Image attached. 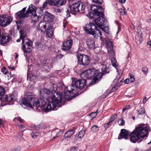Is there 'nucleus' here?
<instances>
[{
  "instance_id": "21",
  "label": "nucleus",
  "mask_w": 151,
  "mask_h": 151,
  "mask_svg": "<svg viewBox=\"0 0 151 151\" xmlns=\"http://www.w3.org/2000/svg\"><path fill=\"white\" fill-rule=\"evenodd\" d=\"M36 46L37 48L39 50H43L45 48V46L44 45H42L39 42H37L36 43Z\"/></svg>"
},
{
  "instance_id": "41",
  "label": "nucleus",
  "mask_w": 151,
  "mask_h": 151,
  "mask_svg": "<svg viewBox=\"0 0 151 151\" xmlns=\"http://www.w3.org/2000/svg\"><path fill=\"white\" fill-rule=\"evenodd\" d=\"M142 71L145 75H146L147 73L148 68L146 67H143L142 69Z\"/></svg>"
},
{
  "instance_id": "28",
  "label": "nucleus",
  "mask_w": 151,
  "mask_h": 151,
  "mask_svg": "<svg viewBox=\"0 0 151 151\" xmlns=\"http://www.w3.org/2000/svg\"><path fill=\"white\" fill-rule=\"evenodd\" d=\"M50 88L51 91L52 93L55 92L57 89L56 85L54 83L52 84L50 86Z\"/></svg>"
},
{
  "instance_id": "15",
  "label": "nucleus",
  "mask_w": 151,
  "mask_h": 151,
  "mask_svg": "<svg viewBox=\"0 0 151 151\" xmlns=\"http://www.w3.org/2000/svg\"><path fill=\"white\" fill-rule=\"evenodd\" d=\"M49 24L46 22L42 21L40 22L38 25V29L42 32H44L46 31L47 26L48 27Z\"/></svg>"
},
{
  "instance_id": "4",
  "label": "nucleus",
  "mask_w": 151,
  "mask_h": 151,
  "mask_svg": "<svg viewBox=\"0 0 151 151\" xmlns=\"http://www.w3.org/2000/svg\"><path fill=\"white\" fill-rule=\"evenodd\" d=\"M90 11H91V13H89V15L91 17V14L93 15L98 17L94 20L95 24L98 27L103 29L104 27L106 25L107 20L104 17V9L101 6H96L95 5H93L91 6Z\"/></svg>"
},
{
  "instance_id": "11",
  "label": "nucleus",
  "mask_w": 151,
  "mask_h": 151,
  "mask_svg": "<svg viewBox=\"0 0 151 151\" xmlns=\"http://www.w3.org/2000/svg\"><path fill=\"white\" fill-rule=\"evenodd\" d=\"M26 9V7L24 8L21 10L16 13V17L17 19H23L24 18L28 17L26 12L25 13Z\"/></svg>"
},
{
  "instance_id": "23",
  "label": "nucleus",
  "mask_w": 151,
  "mask_h": 151,
  "mask_svg": "<svg viewBox=\"0 0 151 151\" xmlns=\"http://www.w3.org/2000/svg\"><path fill=\"white\" fill-rule=\"evenodd\" d=\"M106 45L107 50H108V49H113V45L111 41L109 40H107L106 41Z\"/></svg>"
},
{
  "instance_id": "58",
  "label": "nucleus",
  "mask_w": 151,
  "mask_h": 151,
  "mask_svg": "<svg viewBox=\"0 0 151 151\" xmlns=\"http://www.w3.org/2000/svg\"><path fill=\"white\" fill-rule=\"evenodd\" d=\"M57 56L61 58L63 57V55L61 54H59Z\"/></svg>"
},
{
  "instance_id": "16",
  "label": "nucleus",
  "mask_w": 151,
  "mask_h": 151,
  "mask_svg": "<svg viewBox=\"0 0 151 151\" xmlns=\"http://www.w3.org/2000/svg\"><path fill=\"white\" fill-rule=\"evenodd\" d=\"M14 96L13 94H9L6 95L5 98H2V101L8 102L9 104H13Z\"/></svg>"
},
{
  "instance_id": "20",
  "label": "nucleus",
  "mask_w": 151,
  "mask_h": 151,
  "mask_svg": "<svg viewBox=\"0 0 151 151\" xmlns=\"http://www.w3.org/2000/svg\"><path fill=\"white\" fill-rule=\"evenodd\" d=\"M45 31L48 37L50 38H52L53 37L54 31L52 28L51 26H48Z\"/></svg>"
},
{
  "instance_id": "49",
  "label": "nucleus",
  "mask_w": 151,
  "mask_h": 151,
  "mask_svg": "<svg viewBox=\"0 0 151 151\" xmlns=\"http://www.w3.org/2000/svg\"><path fill=\"white\" fill-rule=\"evenodd\" d=\"M78 150V148L75 147H73L70 149V151H76Z\"/></svg>"
},
{
  "instance_id": "27",
  "label": "nucleus",
  "mask_w": 151,
  "mask_h": 151,
  "mask_svg": "<svg viewBox=\"0 0 151 151\" xmlns=\"http://www.w3.org/2000/svg\"><path fill=\"white\" fill-rule=\"evenodd\" d=\"M40 18V17H38L37 14H35L32 16V21L35 22H37L39 20V19Z\"/></svg>"
},
{
  "instance_id": "36",
  "label": "nucleus",
  "mask_w": 151,
  "mask_h": 151,
  "mask_svg": "<svg viewBox=\"0 0 151 151\" xmlns=\"http://www.w3.org/2000/svg\"><path fill=\"white\" fill-rule=\"evenodd\" d=\"M99 128L98 126L94 125L91 128V129L93 132H96L98 131Z\"/></svg>"
},
{
  "instance_id": "22",
  "label": "nucleus",
  "mask_w": 151,
  "mask_h": 151,
  "mask_svg": "<svg viewBox=\"0 0 151 151\" xmlns=\"http://www.w3.org/2000/svg\"><path fill=\"white\" fill-rule=\"evenodd\" d=\"M75 132V131L73 130H70L67 132L65 134V138H68L70 137Z\"/></svg>"
},
{
  "instance_id": "30",
  "label": "nucleus",
  "mask_w": 151,
  "mask_h": 151,
  "mask_svg": "<svg viewBox=\"0 0 151 151\" xmlns=\"http://www.w3.org/2000/svg\"><path fill=\"white\" fill-rule=\"evenodd\" d=\"M107 51L108 53L109 54V55L111 56V57H114L115 54L113 50V49H108V50H107Z\"/></svg>"
},
{
  "instance_id": "42",
  "label": "nucleus",
  "mask_w": 151,
  "mask_h": 151,
  "mask_svg": "<svg viewBox=\"0 0 151 151\" xmlns=\"http://www.w3.org/2000/svg\"><path fill=\"white\" fill-rule=\"evenodd\" d=\"M129 76L130 78L129 79V80H130V81L131 83L134 82L135 81V79L134 78V76L130 74L129 75Z\"/></svg>"
},
{
  "instance_id": "6",
  "label": "nucleus",
  "mask_w": 151,
  "mask_h": 151,
  "mask_svg": "<svg viewBox=\"0 0 151 151\" xmlns=\"http://www.w3.org/2000/svg\"><path fill=\"white\" fill-rule=\"evenodd\" d=\"M70 11L67 9L66 11L67 17H69L70 16V13L75 15L80 11L84 10L85 6L84 4L80 1H75L72 5L69 6Z\"/></svg>"
},
{
  "instance_id": "13",
  "label": "nucleus",
  "mask_w": 151,
  "mask_h": 151,
  "mask_svg": "<svg viewBox=\"0 0 151 151\" xmlns=\"http://www.w3.org/2000/svg\"><path fill=\"white\" fill-rule=\"evenodd\" d=\"M72 40H70L65 42L63 44L62 49L65 51L70 50L72 47Z\"/></svg>"
},
{
  "instance_id": "35",
  "label": "nucleus",
  "mask_w": 151,
  "mask_h": 151,
  "mask_svg": "<svg viewBox=\"0 0 151 151\" xmlns=\"http://www.w3.org/2000/svg\"><path fill=\"white\" fill-rule=\"evenodd\" d=\"M37 10L38 11L37 12V15L40 18L43 14V11L40 8L37 9Z\"/></svg>"
},
{
  "instance_id": "46",
  "label": "nucleus",
  "mask_w": 151,
  "mask_h": 151,
  "mask_svg": "<svg viewBox=\"0 0 151 151\" xmlns=\"http://www.w3.org/2000/svg\"><path fill=\"white\" fill-rule=\"evenodd\" d=\"M16 119L21 123H22L24 122L23 120L20 117H16Z\"/></svg>"
},
{
  "instance_id": "25",
  "label": "nucleus",
  "mask_w": 151,
  "mask_h": 151,
  "mask_svg": "<svg viewBox=\"0 0 151 151\" xmlns=\"http://www.w3.org/2000/svg\"><path fill=\"white\" fill-rule=\"evenodd\" d=\"M111 60L113 65L116 68L118 67V64L115 57H111Z\"/></svg>"
},
{
  "instance_id": "19",
  "label": "nucleus",
  "mask_w": 151,
  "mask_h": 151,
  "mask_svg": "<svg viewBox=\"0 0 151 151\" xmlns=\"http://www.w3.org/2000/svg\"><path fill=\"white\" fill-rule=\"evenodd\" d=\"M86 43L89 49L94 48L95 42L93 39H88L86 41Z\"/></svg>"
},
{
  "instance_id": "45",
  "label": "nucleus",
  "mask_w": 151,
  "mask_h": 151,
  "mask_svg": "<svg viewBox=\"0 0 151 151\" xmlns=\"http://www.w3.org/2000/svg\"><path fill=\"white\" fill-rule=\"evenodd\" d=\"M98 111V110L96 111L93 112L91 113L90 114V115L92 117L94 118L97 115V112Z\"/></svg>"
},
{
  "instance_id": "39",
  "label": "nucleus",
  "mask_w": 151,
  "mask_h": 151,
  "mask_svg": "<svg viewBox=\"0 0 151 151\" xmlns=\"http://www.w3.org/2000/svg\"><path fill=\"white\" fill-rule=\"evenodd\" d=\"M5 91L3 88L0 86V96H3L5 93Z\"/></svg>"
},
{
  "instance_id": "52",
  "label": "nucleus",
  "mask_w": 151,
  "mask_h": 151,
  "mask_svg": "<svg viewBox=\"0 0 151 151\" xmlns=\"http://www.w3.org/2000/svg\"><path fill=\"white\" fill-rule=\"evenodd\" d=\"M8 68L9 69H11L12 70H14V66L12 65H11L10 66H8Z\"/></svg>"
},
{
  "instance_id": "31",
  "label": "nucleus",
  "mask_w": 151,
  "mask_h": 151,
  "mask_svg": "<svg viewBox=\"0 0 151 151\" xmlns=\"http://www.w3.org/2000/svg\"><path fill=\"white\" fill-rule=\"evenodd\" d=\"M52 3V0H46L43 4V6L44 7H45V6H47V4L53 6L52 5H51V4Z\"/></svg>"
},
{
  "instance_id": "14",
  "label": "nucleus",
  "mask_w": 151,
  "mask_h": 151,
  "mask_svg": "<svg viewBox=\"0 0 151 151\" xmlns=\"http://www.w3.org/2000/svg\"><path fill=\"white\" fill-rule=\"evenodd\" d=\"M9 36L7 34H2L0 36V43L4 45L9 41Z\"/></svg>"
},
{
  "instance_id": "63",
  "label": "nucleus",
  "mask_w": 151,
  "mask_h": 151,
  "mask_svg": "<svg viewBox=\"0 0 151 151\" xmlns=\"http://www.w3.org/2000/svg\"><path fill=\"white\" fill-rule=\"evenodd\" d=\"M21 40H22L21 38H20L19 39L17 40V42H20Z\"/></svg>"
},
{
  "instance_id": "12",
  "label": "nucleus",
  "mask_w": 151,
  "mask_h": 151,
  "mask_svg": "<svg viewBox=\"0 0 151 151\" xmlns=\"http://www.w3.org/2000/svg\"><path fill=\"white\" fill-rule=\"evenodd\" d=\"M130 134V132L129 131L124 129H122L121 130L120 133L119 135L118 139H127Z\"/></svg>"
},
{
  "instance_id": "53",
  "label": "nucleus",
  "mask_w": 151,
  "mask_h": 151,
  "mask_svg": "<svg viewBox=\"0 0 151 151\" xmlns=\"http://www.w3.org/2000/svg\"><path fill=\"white\" fill-rule=\"evenodd\" d=\"M124 11V9H120L118 10L117 12H119L121 14H122V12Z\"/></svg>"
},
{
  "instance_id": "17",
  "label": "nucleus",
  "mask_w": 151,
  "mask_h": 151,
  "mask_svg": "<svg viewBox=\"0 0 151 151\" xmlns=\"http://www.w3.org/2000/svg\"><path fill=\"white\" fill-rule=\"evenodd\" d=\"M54 15L47 12H46L44 13V19L46 22H52L53 20Z\"/></svg>"
},
{
  "instance_id": "51",
  "label": "nucleus",
  "mask_w": 151,
  "mask_h": 151,
  "mask_svg": "<svg viewBox=\"0 0 151 151\" xmlns=\"http://www.w3.org/2000/svg\"><path fill=\"white\" fill-rule=\"evenodd\" d=\"M68 22L66 20H64L63 23V27L64 28H65L66 27Z\"/></svg>"
},
{
  "instance_id": "5",
  "label": "nucleus",
  "mask_w": 151,
  "mask_h": 151,
  "mask_svg": "<svg viewBox=\"0 0 151 151\" xmlns=\"http://www.w3.org/2000/svg\"><path fill=\"white\" fill-rule=\"evenodd\" d=\"M148 127L145 125H139L130 134V140L133 143L139 141L141 138L147 137L148 136Z\"/></svg>"
},
{
  "instance_id": "10",
  "label": "nucleus",
  "mask_w": 151,
  "mask_h": 151,
  "mask_svg": "<svg viewBox=\"0 0 151 151\" xmlns=\"http://www.w3.org/2000/svg\"><path fill=\"white\" fill-rule=\"evenodd\" d=\"M31 43V41L27 38H26L24 40H23V41H22V50L25 52H29L32 48Z\"/></svg>"
},
{
  "instance_id": "32",
  "label": "nucleus",
  "mask_w": 151,
  "mask_h": 151,
  "mask_svg": "<svg viewBox=\"0 0 151 151\" xmlns=\"http://www.w3.org/2000/svg\"><path fill=\"white\" fill-rule=\"evenodd\" d=\"M139 109H137V111L138 114L139 115H142L145 113L144 109L142 108L141 106H140L139 107Z\"/></svg>"
},
{
  "instance_id": "57",
  "label": "nucleus",
  "mask_w": 151,
  "mask_h": 151,
  "mask_svg": "<svg viewBox=\"0 0 151 151\" xmlns=\"http://www.w3.org/2000/svg\"><path fill=\"white\" fill-rule=\"evenodd\" d=\"M119 1L122 4H124L125 3L126 0H119Z\"/></svg>"
},
{
  "instance_id": "26",
  "label": "nucleus",
  "mask_w": 151,
  "mask_h": 151,
  "mask_svg": "<svg viewBox=\"0 0 151 151\" xmlns=\"http://www.w3.org/2000/svg\"><path fill=\"white\" fill-rule=\"evenodd\" d=\"M34 77V75L33 74L30 73V72L29 71V69H28L27 73V80H29L30 81H32Z\"/></svg>"
},
{
  "instance_id": "34",
  "label": "nucleus",
  "mask_w": 151,
  "mask_h": 151,
  "mask_svg": "<svg viewBox=\"0 0 151 151\" xmlns=\"http://www.w3.org/2000/svg\"><path fill=\"white\" fill-rule=\"evenodd\" d=\"M85 134V131L84 130H81V131L79 133L78 136V139L81 138L83 137Z\"/></svg>"
},
{
  "instance_id": "7",
  "label": "nucleus",
  "mask_w": 151,
  "mask_h": 151,
  "mask_svg": "<svg viewBox=\"0 0 151 151\" xmlns=\"http://www.w3.org/2000/svg\"><path fill=\"white\" fill-rule=\"evenodd\" d=\"M84 30L90 35H93L94 37L96 39H101L102 38L101 32L98 27L94 24L89 23L83 27Z\"/></svg>"
},
{
  "instance_id": "40",
  "label": "nucleus",
  "mask_w": 151,
  "mask_h": 151,
  "mask_svg": "<svg viewBox=\"0 0 151 151\" xmlns=\"http://www.w3.org/2000/svg\"><path fill=\"white\" fill-rule=\"evenodd\" d=\"M1 71L3 74H6L8 73V70H7L6 68L5 67H2L1 69Z\"/></svg>"
},
{
  "instance_id": "61",
  "label": "nucleus",
  "mask_w": 151,
  "mask_h": 151,
  "mask_svg": "<svg viewBox=\"0 0 151 151\" xmlns=\"http://www.w3.org/2000/svg\"><path fill=\"white\" fill-rule=\"evenodd\" d=\"M127 12L125 11H124V12L122 13V14H121V15H125L126 14Z\"/></svg>"
},
{
  "instance_id": "38",
  "label": "nucleus",
  "mask_w": 151,
  "mask_h": 151,
  "mask_svg": "<svg viewBox=\"0 0 151 151\" xmlns=\"http://www.w3.org/2000/svg\"><path fill=\"white\" fill-rule=\"evenodd\" d=\"M117 115L116 114H114L111 117L110 120V122H112L117 117Z\"/></svg>"
},
{
  "instance_id": "24",
  "label": "nucleus",
  "mask_w": 151,
  "mask_h": 151,
  "mask_svg": "<svg viewBox=\"0 0 151 151\" xmlns=\"http://www.w3.org/2000/svg\"><path fill=\"white\" fill-rule=\"evenodd\" d=\"M42 92H44L45 93L46 96L48 97H50V95H52V92L51 91L46 88L42 89Z\"/></svg>"
},
{
  "instance_id": "33",
  "label": "nucleus",
  "mask_w": 151,
  "mask_h": 151,
  "mask_svg": "<svg viewBox=\"0 0 151 151\" xmlns=\"http://www.w3.org/2000/svg\"><path fill=\"white\" fill-rule=\"evenodd\" d=\"M92 2L98 5H101L103 2V0H92Z\"/></svg>"
},
{
  "instance_id": "59",
  "label": "nucleus",
  "mask_w": 151,
  "mask_h": 151,
  "mask_svg": "<svg viewBox=\"0 0 151 151\" xmlns=\"http://www.w3.org/2000/svg\"><path fill=\"white\" fill-rule=\"evenodd\" d=\"M147 44L148 45H149L150 47L151 48V41H148Z\"/></svg>"
},
{
  "instance_id": "60",
  "label": "nucleus",
  "mask_w": 151,
  "mask_h": 151,
  "mask_svg": "<svg viewBox=\"0 0 151 151\" xmlns=\"http://www.w3.org/2000/svg\"><path fill=\"white\" fill-rule=\"evenodd\" d=\"M104 127L105 128H107L109 127L108 124H106L104 125Z\"/></svg>"
},
{
  "instance_id": "55",
  "label": "nucleus",
  "mask_w": 151,
  "mask_h": 151,
  "mask_svg": "<svg viewBox=\"0 0 151 151\" xmlns=\"http://www.w3.org/2000/svg\"><path fill=\"white\" fill-rule=\"evenodd\" d=\"M55 12L58 13H60L61 12V10L60 9H57L55 10Z\"/></svg>"
},
{
  "instance_id": "54",
  "label": "nucleus",
  "mask_w": 151,
  "mask_h": 151,
  "mask_svg": "<svg viewBox=\"0 0 151 151\" xmlns=\"http://www.w3.org/2000/svg\"><path fill=\"white\" fill-rule=\"evenodd\" d=\"M129 81H130V80H129V79L128 78H127V79H126L124 81V82L125 83H126V84L129 83Z\"/></svg>"
},
{
  "instance_id": "1",
  "label": "nucleus",
  "mask_w": 151,
  "mask_h": 151,
  "mask_svg": "<svg viewBox=\"0 0 151 151\" xmlns=\"http://www.w3.org/2000/svg\"><path fill=\"white\" fill-rule=\"evenodd\" d=\"M82 72L81 74L82 73ZM82 79H78L74 82V86L73 85H69L65 87L64 91V95L60 92H57L55 93L56 96L54 94L51 97L52 102H49L45 109V112H48L54 109L57 106H60L64 104L68 97L70 96L72 91H77L78 89H82L86 86V80L85 79L90 80L92 78H87L82 77Z\"/></svg>"
},
{
  "instance_id": "37",
  "label": "nucleus",
  "mask_w": 151,
  "mask_h": 151,
  "mask_svg": "<svg viewBox=\"0 0 151 151\" xmlns=\"http://www.w3.org/2000/svg\"><path fill=\"white\" fill-rule=\"evenodd\" d=\"M118 123L119 125L123 126L125 124V121L122 118L119 120Z\"/></svg>"
},
{
  "instance_id": "29",
  "label": "nucleus",
  "mask_w": 151,
  "mask_h": 151,
  "mask_svg": "<svg viewBox=\"0 0 151 151\" xmlns=\"http://www.w3.org/2000/svg\"><path fill=\"white\" fill-rule=\"evenodd\" d=\"M19 33L20 38H21L22 41H23V40H24L25 39H24L26 37V33L24 31L22 30L19 31Z\"/></svg>"
},
{
  "instance_id": "44",
  "label": "nucleus",
  "mask_w": 151,
  "mask_h": 151,
  "mask_svg": "<svg viewBox=\"0 0 151 151\" xmlns=\"http://www.w3.org/2000/svg\"><path fill=\"white\" fill-rule=\"evenodd\" d=\"M41 64L42 66H47L48 65V63L46 60H44L42 63L41 62Z\"/></svg>"
},
{
  "instance_id": "62",
  "label": "nucleus",
  "mask_w": 151,
  "mask_h": 151,
  "mask_svg": "<svg viewBox=\"0 0 151 151\" xmlns=\"http://www.w3.org/2000/svg\"><path fill=\"white\" fill-rule=\"evenodd\" d=\"M131 28L132 29H134V25H133L132 26H131Z\"/></svg>"
},
{
  "instance_id": "47",
  "label": "nucleus",
  "mask_w": 151,
  "mask_h": 151,
  "mask_svg": "<svg viewBox=\"0 0 151 151\" xmlns=\"http://www.w3.org/2000/svg\"><path fill=\"white\" fill-rule=\"evenodd\" d=\"M14 29H12L9 31V33L10 34L14 36L15 34V33L14 32Z\"/></svg>"
},
{
  "instance_id": "8",
  "label": "nucleus",
  "mask_w": 151,
  "mask_h": 151,
  "mask_svg": "<svg viewBox=\"0 0 151 151\" xmlns=\"http://www.w3.org/2000/svg\"><path fill=\"white\" fill-rule=\"evenodd\" d=\"M78 63V65L83 66L88 65L90 62L89 57L86 55L80 54L77 55Z\"/></svg>"
},
{
  "instance_id": "9",
  "label": "nucleus",
  "mask_w": 151,
  "mask_h": 151,
  "mask_svg": "<svg viewBox=\"0 0 151 151\" xmlns=\"http://www.w3.org/2000/svg\"><path fill=\"white\" fill-rule=\"evenodd\" d=\"M13 20L11 16L5 14H2L0 16V25L5 27L9 25Z\"/></svg>"
},
{
  "instance_id": "18",
  "label": "nucleus",
  "mask_w": 151,
  "mask_h": 151,
  "mask_svg": "<svg viewBox=\"0 0 151 151\" xmlns=\"http://www.w3.org/2000/svg\"><path fill=\"white\" fill-rule=\"evenodd\" d=\"M35 8V6L32 4H31L29 6L26 12L28 17L29 16V14H31L32 15H33L36 14Z\"/></svg>"
},
{
  "instance_id": "3",
  "label": "nucleus",
  "mask_w": 151,
  "mask_h": 151,
  "mask_svg": "<svg viewBox=\"0 0 151 151\" xmlns=\"http://www.w3.org/2000/svg\"><path fill=\"white\" fill-rule=\"evenodd\" d=\"M101 64L102 65L101 73L98 70L93 68L90 69L83 72L81 74V77L87 78H93L91 83L92 84H94L97 81L100 80L103 75L109 73L108 68L105 65V62H102Z\"/></svg>"
},
{
  "instance_id": "2",
  "label": "nucleus",
  "mask_w": 151,
  "mask_h": 151,
  "mask_svg": "<svg viewBox=\"0 0 151 151\" xmlns=\"http://www.w3.org/2000/svg\"><path fill=\"white\" fill-rule=\"evenodd\" d=\"M42 89L41 90L40 93L39 99L34 97L31 93H28L24 95L25 97L19 101L20 105L24 108L27 107L32 108L35 107L37 109L38 107H40L44 109L46 104V102L44 100L45 96H46L45 93L42 92Z\"/></svg>"
},
{
  "instance_id": "50",
  "label": "nucleus",
  "mask_w": 151,
  "mask_h": 151,
  "mask_svg": "<svg viewBox=\"0 0 151 151\" xmlns=\"http://www.w3.org/2000/svg\"><path fill=\"white\" fill-rule=\"evenodd\" d=\"M130 106L129 105L126 106L125 108L123 109L122 112H124L126 110L129 109L130 107Z\"/></svg>"
},
{
  "instance_id": "43",
  "label": "nucleus",
  "mask_w": 151,
  "mask_h": 151,
  "mask_svg": "<svg viewBox=\"0 0 151 151\" xmlns=\"http://www.w3.org/2000/svg\"><path fill=\"white\" fill-rule=\"evenodd\" d=\"M31 135L33 138L35 139L38 136V133L37 132H32L31 134Z\"/></svg>"
},
{
  "instance_id": "64",
  "label": "nucleus",
  "mask_w": 151,
  "mask_h": 151,
  "mask_svg": "<svg viewBox=\"0 0 151 151\" xmlns=\"http://www.w3.org/2000/svg\"><path fill=\"white\" fill-rule=\"evenodd\" d=\"M147 151H151V146L150 147L149 149L147 150Z\"/></svg>"
},
{
  "instance_id": "56",
  "label": "nucleus",
  "mask_w": 151,
  "mask_h": 151,
  "mask_svg": "<svg viewBox=\"0 0 151 151\" xmlns=\"http://www.w3.org/2000/svg\"><path fill=\"white\" fill-rule=\"evenodd\" d=\"M148 99H147L146 97H145L143 100V103H145L148 100Z\"/></svg>"
},
{
  "instance_id": "48",
  "label": "nucleus",
  "mask_w": 151,
  "mask_h": 151,
  "mask_svg": "<svg viewBox=\"0 0 151 151\" xmlns=\"http://www.w3.org/2000/svg\"><path fill=\"white\" fill-rule=\"evenodd\" d=\"M20 147H18L16 148L13 149L11 151H20Z\"/></svg>"
}]
</instances>
